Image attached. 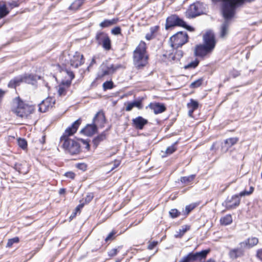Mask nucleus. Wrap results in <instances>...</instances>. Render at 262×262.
Returning a JSON list of instances; mask_svg holds the SVG:
<instances>
[{"label":"nucleus","mask_w":262,"mask_h":262,"mask_svg":"<svg viewBox=\"0 0 262 262\" xmlns=\"http://www.w3.org/2000/svg\"><path fill=\"white\" fill-rule=\"evenodd\" d=\"M203 81V78H200L192 82L190 85V88L191 89L197 88L202 84Z\"/></svg>","instance_id":"obj_38"},{"label":"nucleus","mask_w":262,"mask_h":262,"mask_svg":"<svg viewBox=\"0 0 262 262\" xmlns=\"http://www.w3.org/2000/svg\"><path fill=\"white\" fill-rule=\"evenodd\" d=\"M22 82L20 75L15 77L11 79L8 84V87L9 88H15L16 86H19Z\"/></svg>","instance_id":"obj_26"},{"label":"nucleus","mask_w":262,"mask_h":262,"mask_svg":"<svg viewBox=\"0 0 262 262\" xmlns=\"http://www.w3.org/2000/svg\"><path fill=\"white\" fill-rule=\"evenodd\" d=\"M55 103V100L51 97H48L43 100L39 105V111L45 113L49 108H52Z\"/></svg>","instance_id":"obj_15"},{"label":"nucleus","mask_w":262,"mask_h":262,"mask_svg":"<svg viewBox=\"0 0 262 262\" xmlns=\"http://www.w3.org/2000/svg\"><path fill=\"white\" fill-rule=\"evenodd\" d=\"M203 44L204 45L210 48L213 50H214L216 45V41L214 34L213 32L211 31L207 32L203 35Z\"/></svg>","instance_id":"obj_11"},{"label":"nucleus","mask_w":262,"mask_h":262,"mask_svg":"<svg viewBox=\"0 0 262 262\" xmlns=\"http://www.w3.org/2000/svg\"><path fill=\"white\" fill-rule=\"evenodd\" d=\"M10 12L5 3H0V19L6 16Z\"/></svg>","instance_id":"obj_29"},{"label":"nucleus","mask_w":262,"mask_h":262,"mask_svg":"<svg viewBox=\"0 0 262 262\" xmlns=\"http://www.w3.org/2000/svg\"><path fill=\"white\" fill-rule=\"evenodd\" d=\"M188 36L186 32L180 31L170 38L171 46L178 49L188 42Z\"/></svg>","instance_id":"obj_7"},{"label":"nucleus","mask_w":262,"mask_h":262,"mask_svg":"<svg viewBox=\"0 0 262 262\" xmlns=\"http://www.w3.org/2000/svg\"><path fill=\"white\" fill-rule=\"evenodd\" d=\"M245 249L244 246H239L238 247L230 249L228 254L230 258L234 260L243 256L245 254Z\"/></svg>","instance_id":"obj_14"},{"label":"nucleus","mask_w":262,"mask_h":262,"mask_svg":"<svg viewBox=\"0 0 262 262\" xmlns=\"http://www.w3.org/2000/svg\"><path fill=\"white\" fill-rule=\"evenodd\" d=\"M169 214L171 218L174 219L179 216L181 214V212L177 209H172L169 211Z\"/></svg>","instance_id":"obj_43"},{"label":"nucleus","mask_w":262,"mask_h":262,"mask_svg":"<svg viewBox=\"0 0 262 262\" xmlns=\"http://www.w3.org/2000/svg\"><path fill=\"white\" fill-rule=\"evenodd\" d=\"M119 21V18H114L112 19H105L99 24L101 28H105L116 24Z\"/></svg>","instance_id":"obj_24"},{"label":"nucleus","mask_w":262,"mask_h":262,"mask_svg":"<svg viewBox=\"0 0 262 262\" xmlns=\"http://www.w3.org/2000/svg\"><path fill=\"white\" fill-rule=\"evenodd\" d=\"M232 222V217L230 214L226 215L220 219L221 224L222 225H228Z\"/></svg>","instance_id":"obj_30"},{"label":"nucleus","mask_w":262,"mask_h":262,"mask_svg":"<svg viewBox=\"0 0 262 262\" xmlns=\"http://www.w3.org/2000/svg\"><path fill=\"white\" fill-rule=\"evenodd\" d=\"M221 12L224 20L220 27V36L221 38H224L228 33L231 19L235 15L223 10H221Z\"/></svg>","instance_id":"obj_5"},{"label":"nucleus","mask_w":262,"mask_h":262,"mask_svg":"<svg viewBox=\"0 0 262 262\" xmlns=\"http://www.w3.org/2000/svg\"><path fill=\"white\" fill-rule=\"evenodd\" d=\"M19 241V238L18 237H15L12 238L8 239L6 247L10 248L14 244L18 243Z\"/></svg>","instance_id":"obj_41"},{"label":"nucleus","mask_w":262,"mask_h":262,"mask_svg":"<svg viewBox=\"0 0 262 262\" xmlns=\"http://www.w3.org/2000/svg\"><path fill=\"white\" fill-rule=\"evenodd\" d=\"M83 2H81V0H75L69 7L70 10H76L78 9L83 4Z\"/></svg>","instance_id":"obj_35"},{"label":"nucleus","mask_w":262,"mask_h":262,"mask_svg":"<svg viewBox=\"0 0 262 262\" xmlns=\"http://www.w3.org/2000/svg\"><path fill=\"white\" fill-rule=\"evenodd\" d=\"M101 45H102V47L106 51H108L111 49V40L108 36L104 40H103Z\"/></svg>","instance_id":"obj_34"},{"label":"nucleus","mask_w":262,"mask_h":262,"mask_svg":"<svg viewBox=\"0 0 262 262\" xmlns=\"http://www.w3.org/2000/svg\"><path fill=\"white\" fill-rule=\"evenodd\" d=\"M240 74L241 73L239 71L234 69L232 70L230 72V76H232L233 78L237 77V76L240 75Z\"/></svg>","instance_id":"obj_52"},{"label":"nucleus","mask_w":262,"mask_h":262,"mask_svg":"<svg viewBox=\"0 0 262 262\" xmlns=\"http://www.w3.org/2000/svg\"><path fill=\"white\" fill-rule=\"evenodd\" d=\"M116 233V232L114 230H113L111 232L109 233V234L107 236V237L105 238V241L107 242L110 241H112L114 238V235Z\"/></svg>","instance_id":"obj_49"},{"label":"nucleus","mask_w":262,"mask_h":262,"mask_svg":"<svg viewBox=\"0 0 262 262\" xmlns=\"http://www.w3.org/2000/svg\"><path fill=\"white\" fill-rule=\"evenodd\" d=\"M111 74L110 72L108 71V69L105 67V68H103L102 69V74L101 75V77H103L106 75H108Z\"/></svg>","instance_id":"obj_59"},{"label":"nucleus","mask_w":262,"mask_h":262,"mask_svg":"<svg viewBox=\"0 0 262 262\" xmlns=\"http://www.w3.org/2000/svg\"><path fill=\"white\" fill-rule=\"evenodd\" d=\"M185 25V21L176 14H173L168 17L166 20L165 29H169L176 26L181 27Z\"/></svg>","instance_id":"obj_8"},{"label":"nucleus","mask_w":262,"mask_h":262,"mask_svg":"<svg viewBox=\"0 0 262 262\" xmlns=\"http://www.w3.org/2000/svg\"><path fill=\"white\" fill-rule=\"evenodd\" d=\"M98 128L94 123L92 124H88L84 128L81 130V133L84 134L88 137L92 136L97 132Z\"/></svg>","instance_id":"obj_17"},{"label":"nucleus","mask_w":262,"mask_h":262,"mask_svg":"<svg viewBox=\"0 0 262 262\" xmlns=\"http://www.w3.org/2000/svg\"><path fill=\"white\" fill-rule=\"evenodd\" d=\"M25 165V163H16L14 165L13 168L19 173L26 174L28 172V170H24V166Z\"/></svg>","instance_id":"obj_33"},{"label":"nucleus","mask_w":262,"mask_h":262,"mask_svg":"<svg viewBox=\"0 0 262 262\" xmlns=\"http://www.w3.org/2000/svg\"><path fill=\"white\" fill-rule=\"evenodd\" d=\"M213 51V50L203 44H200L195 46L194 54L195 56L203 58L210 54Z\"/></svg>","instance_id":"obj_12"},{"label":"nucleus","mask_w":262,"mask_h":262,"mask_svg":"<svg viewBox=\"0 0 262 262\" xmlns=\"http://www.w3.org/2000/svg\"><path fill=\"white\" fill-rule=\"evenodd\" d=\"M108 71L111 74L115 73L117 70L121 68L122 66L121 64L114 65L113 64H109L106 66Z\"/></svg>","instance_id":"obj_36"},{"label":"nucleus","mask_w":262,"mask_h":262,"mask_svg":"<svg viewBox=\"0 0 262 262\" xmlns=\"http://www.w3.org/2000/svg\"><path fill=\"white\" fill-rule=\"evenodd\" d=\"M108 34L105 32L99 31L97 32L95 36V40L98 45H101L102 42L108 36Z\"/></svg>","instance_id":"obj_28"},{"label":"nucleus","mask_w":262,"mask_h":262,"mask_svg":"<svg viewBox=\"0 0 262 262\" xmlns=\"http://www.w3.org/2000/svg\"><path fill=\"white\" fill-rule=\"evenodd\" d=\"M84 62L83 56L80 53L76 52L70 59V66L73 68H77Z\"/></svg>","instance_id":"obj_13"},{"label":"nucleus","mask_w":262,"mask_h":262,"mask_svg":"<svg viewBox=\"0 0 262 262\" xmlns=\"http://www.w3.org/2000/svg\"><path fill=\"white\" fill-rule=\"evenodd\" d=\"M209 250H204L200 252H196L198 259L200 260L205 259L206 257L207 254L209 253Z\"/></svg>","instance_id":"obj_37"},{"label":"nucleus","mask_w":262,"mask_h":262,"mask_svg":"<svg viewBox=\"0 0 262 262\" xmlns=\"http://www.w3.org/2000/svg\"><path fill=\"white\" fill-rule=\"evenodd\" d=\"M134 107H137L139 110L142 109L143 108L142 100H138L128 102L125 110L126 111H130Z\"/></svg>","instance_id":"obj_23"},{"label":"nucleus","mask_w":262,"mask_h":262,"mask_svg":"<svg viewBox=\"0 0 262 262\" xmlns=\"http://www.w3.org/2000/svg\"><path fill=\"white\" fill-rule=\"evenodd\" d=\"M97 117H98L99 119L102 121L105 120V116H104V113H103L102 112H99L98 113H97L96 114L95 116L94 117V118L93 119V122L96 121Z\"/></svg>","instance_id":"obj_47"},{"label":"nucleus","mask_w":262,"mask_h":262,"mask_svg":"<svg viewBox=\"0 0 262 262\" xmlns=\"http://www.w3.org/2000/svg\"><path fill=\"white\" fill-rule=\"evenodd\" d=\"M221 10L235 14L236 8L245 3V0H220Z\"/></svg>","instance_id":"obj_6"},{"label":"nucleus","mask_w":262,"mask_h":262,"mask_svg":"<svg viewBox=\"0 0 262 262\" xmlns=\"http://www.w3.org/2000/svg\"><path fill=\"white\" fill-rule=\"evenodd\" d=\"M114 85L112 81H106L103 84V88L104 90L112 89L114 88Z\"/></svg>","instance_id":"obj_44"},{"label":"nucleus","mask_w":262,"mask_h":262,"mask_svg":"<svg viewBox=\"0 0 262 262\" xmlns=\"http://www.w3.org/2000/svg\"><path fill=\"white\" fill-rule=\"evenodd\" d=\"M148 107L152 110L155 114L162 113L165 111L166 107L163 103H150Z\"/></svg>","instance_id":"obj_18"},{"label":"nucleus","mask_w":262,"mask_h":262,"mask_svg":"<svg viewBox=\"0 0 262 262\" xmlns=\"http://www.w3.org/2000/svg\"><path fill=\"white\" fill-rule=\"evenodd\" d=\"M238 141V138L237 137L234 138H230L227 139L225 141V143L228 145L229 147H231L232 146L235 144Z\"/></svg>","instance_id":"obj_39"},{"label":"nucleus","mask_w":262,"mask_h":262,"mask_svg":"<svg viewBox=\"0 0 262 262\" xmlns=\"http://www.w3.org/2000/svg\"><path fill=\"white\" fill-rule=\"evenodd\" d=\"M159 29L158 26L152 27L150 28V32L152 35H154V34L158 31Z\"/></svg>","instance_id":"obj_60"},{"label":"nucleus","mask_w":262,"mask_h":262,"mask_svg":"<svg viewBox=\"0 0 262 262\" xmlns=\"http://www.w3.org/2000/svg\"><path fill=\"white\" fill-rule=\"evenodd\" d=\"M76 167L79 169L85 171L86 169L87 166L84 163H78L76 165Z\"/></svg>","instance_id":"obj_53"},{"label":"nucleus","mask_w":262,"mask_h":262,"mask_svg":"<svg viewBox=\"0 0 262 262\" xmlns=\"http://www.w3.org/2000/svg\"><path fill=\"white\" fill-rule=\"evenodd\" d=\"M199 63V60L198 59H195L194 60L191 61L188 64L185 66V69L189 68H195Z\"/></svg>","instance_id":"obj_42"},{"label":"nucleus","mask_w":262,"mask_h":262,"mask_svg":"<svg viewBox=\"0 0 262 262\" xmlns=\"http://www.w3.org/2000/svg\"><path fill=\"white\" fill-rule=\"evenodd\" d=\"M59 144L65 152L71 155H77L81 150L79 143L71 139L60 140Z\"/></svg>","instance_id":"obj_2"},{"label":"nucleus","mask_w":262,"mask_h":262,"mask_svg":"<svg viewBox=\"0 0 262 262\" xmlns=\"http://www.w3.org/2000/svg\"><path fill=\"white\" fill-rule=\"evenodd\" d=\"M133 126L137 129L142 130L148 123V120L141 116H138L132 120Z\"/></svg>","instance_id":"obj_16"},{"label":"nucleus","mask_w":262,"mask_h":262,"mask_svg":"<svg viewBox=\"0 0 262 262\" xmlns=\"http://www.w3.org/2000/svg\"><path fill=\"white\" fill-rule=\"evenodd\" d=\"M22 82L28 84H34L37 80V76L32 74H24L20 75Z\"/></svg>","instance_id":"obj_19"},{"label":"nucleus","mask_w":262,"mask_h":262,"mask_svg":"<svg viewBox=\"0 0 262 262\" xmlns=\"http://www.w3.org/2000/svg\"><path fill=\"white\" fill-rule=\"evenodd\" d=\"M197 206L195 203L191 204L189 205H187L185 207L184 214L186 215H188L192 210H193Z\"/></svg>","instance_id":"obj_40"},{"label":"nucleus","mask_w":262,"mask_h":262,"mask_svg":"<svg viewBox=\"0 0 262 262\" xmlns=\"http://www.w3.org/2000/svg\"><path fill=\"white\" fill-rule=\"evenodd\" d=\"M257 257L262 261V249L257 251Z\"/></svg>","instance_id":"obj_64"},{"label":"nucleus","mask_w":262,"mask_h":262,"mask_svg":"<svg viewBox=\"0 0 262 262\" xmlns=\"http://www.w3.org/2000/svg\"><path fill=\"white\" fill-rule=\"evenodd\" d=\"M8 5L11 7V9H13L15 7H18L19 6V3L18 1H12L8 2Z\"/></svg>","instance_id":"obj_51"},{"label":"nucleus","mask_w":262,"mask_h":262,"mask_svg":"<svg viewBox=\"0 0 262 262\" xmlns=\"http://www.w3.org/2000/svg\"><path fill=\"white\" fill-rule=\"evenodd\" d=\"M146 49V43L141 41L133 52V64L138 70H142L148 63V55Z\"/></svg>","instance_id":"obj_1"},{"label":"nucleus","mask_w":262,"mask_h":262,"mask_svg":"<svg viewBox=\"0 0 262 262\" xmlns=\"http://www.w3.org/2000/svg\"><path fill=\"white\" fill-rule=\"evenodd\" d=\"M181 27L185 28L186 29H187V30H188L189 31H193L194 30L192 27L188 25L186 22H185V25H184L183 26H181Z\"/></svg>","instance_id":"obj_62"},{"label":"nucleus","mask_w":262,"mask_h":262,"mask_svg":"<svg viewBox=\"0 0 262 262\" xmlns=\"http://www.w3.org/2000/svg\"><path fill=\"white\" fill-rule=\"evenodd\" d=\"M65 71L66 72L67 75L69 76L70 79L66 80L65 81H62L60 85H63L65 88H69L71 84V81L75 77L74 74L73 72L70 70H68L66 68Z\"/></svg>","instance_id":"obj_25"},{"label":"nucleus","mask_w":262,"mask_h":262,"mask_svg":"<svg viewBox=\"0 0 262 262\" xmlns=\"http://www.w3.org/2000/svg\"><path fill=\"white\" fill-rule=\"evenodd\" d=\"M258 239L256 237L249 238L244 242H241L239 246H244L245 248H250L257 244Z\"/></svg>","instance_id":"obj_20"},{"label":"nucleus","mask_w":262,"mask_h":262,"mask_svg":"<svg viewBox=\"0 0 262 262\" xmlns=\"http://www.w3.org/2000/svg\"><path fill=\"white\" fill-rule=\"evenodd\" d=\"M189 255H190L191 258V260L192 261H195L198 259V257H197V255L196 254V252L195 253H193V252H190L189 253Z\"/></svg>","instance_id":"obj_61"},{"label":"nucleus","mask_w":262,"mask_h":262,"mask_svg":"<svg viewBox=\"0 0 262 262\" xmlns=\"http://www.w3.org/2000/svg\"><path fill=\"white\" fill-rule=\"evenodd\" d=\"M18 144L20 147L25 149L27 147V142L24 139L19 138L18 139Z\"/></svg>","instance_id":"obj_46"},{"label":"nucleus","mask_w":262,"mask_h":262,"mask_svg":"<svg viewBox=\"0 0 262 262\" xmlns=\"http://www.w3.org/2000/svg\"><path fill=\"white\" fill-rule=\"evenodd\" d=\"M241 203V198L236 194L231 196H228L226 200L223 203L222 205L227 209H232L237 207Z\"/></svg>","instance_id":"obj_9"},{"label":"nucleus","mask_w":262,"mask_h":262,"mask_svg":"<svg viewBox=\"0 0 262 262\" xmlns=\"http://www.w3.org/2000/svg\"><path fill=\"white\" fill-rule=\"evenodd\" d=\"M108 129H106L105 131L102 132L100 134L98 135L97 136L95 137L93 140V143L94 146L96 148L100 142L103 141L106 139V137L107 135V131Z\"/></svg>","instance_id":"obj_21"},{"label":"nucleus","mask_w":262,"mask_h":262,"mask_svg":"<svg viewBox=\"0 0 262 262\" xmlns=\"http://www.w3.org/2000/svg\"><path fill=\"white\" fill-rule=\"evenodd\" d=\"M187 107L189 108L188 115L190 117H192L193 112L196 110L199 107V103L197 101L191 99L190 102L187 103Z\"/></svg>","instance_id":"obj_22"},{"label":"nucleus","mask_w":262,"mask_h":262,"mask_svg":"<svg viewBox=\"0 0 262 262\" xmlns=\"http://www.w3.org/2000/svg\"><path fill=\"white\" fill-rule=\"evenodd\" d=\"M15 101L17 103V106L12 110V111L17 116L21 118H27L33 112V107L25 104L19 97H17Z\"/></svg>","instance_id":"obj_3"},{"label":"nucleus","mask_w":262,"mask_h":262,"mask_svg":"<svg viewBox=\"0 0 262 262\" xmlns=\"http://www.w3.org/2000/svg\"><path fill=\"white\" fill-rule=\"evenodd\" d=\"M190 227L189 225H185L181 227V228L179 229V233L175 235L176 238H181L186 232L189 230Z\"/></svg>","instance_id":"obj_31"},{"label":"nucleus","mask_w":262,"mask_h":262,"mask_svg":"<svg viewBox=\"0 0 262 262\" xmlns=\"http://www.w3.org/2000/svg\"><path fill=\"white\" fill-rule=\"evenodd\" d=\"M190 261H192V260H191V258L190 255H189V254H188L186 256L183 257L179 262H190Z\"/></svg>","instance_id":"obj_55"},{"label":"nucleus","mask_w":262,"mask_h":262,"mask_svg":"<svg viewBox=\"0 0 262 262\" xmlns=\"http://www.w3.org/2000/svg\"><path fill=\"white\" fill-rule=\"evenodd\" d=\"M250 194H251V191H247L246 190L241 192L239 194H237V195H239V197L240 198L242 196H244L246 195H249Z\"/></svg>","instance_id":"obj_54"},{"label":"nucleus","mask_w":262,"mask_h":262,"mask_svg":"<svg viewBox=\"0 0 262 262\" xmlns=\"http://www.w3.org/2000/svg\"><path fill=\"white\" fill-rule=\"evenodd\" d=\"M179 141H177L174 143H173L171 146L168 147L163 155H162V157H166L168 156H169L173 154L174 151L177 149V145L178 144Z\"/></svg>","instance_id":"obj_27"},{"label":"nucleus","mask_w":262,"mask_h":262,"mask_svg":"<svg viewBox=\"0 0 262 262\" xmlns=\"http://www.w3.org/2000/svg\"><path fill=\"white\" fill-rule=\"evenodd\" d=\"M64 176L67 178H70L71 179H74L75 177V174L73 172L69 171L66 172Z\"/></svg>","instance_id":"obj_57"},{"label":"nucleus","mask_w":262,"mask_h":262,"mask_svg":"<svg viewBox=\"0 0 262 262\" xmlns=\"http://www.w3.org/2000/svg\"><path fill=\"white\" fill-rule=\"evenodd\" d=\"M157 244V242H152L150 243L148 246V249L149 250L153 249Z\"/></svg>","instance_id":"obj_63"},{"label":"nucleus","mask_w":262,"mask_h":262,"mask_svg":"<svg viewBox=\"0 0 262 262\" xmlns=\"http://www.w3.org/2000/svg\"><path fill=\"white\" fill-rule=\"evenodd\" d=\"M118 251L117 249L114 248V249L111 250L108 252V254L110 256L113 257V256L116 255L118 253Z\"/></svg>","instance_id":"obj_56"},{"label":"nucleus","mask_w":262,"mask_h":262,"mask_svg":"<svg viewBox=\"0 0 262 262\" xmlns=\"http://www.w3.org/2000/svg\"><path fill=\"white\" fill-rule=\"evenodd\" d=\"M183 53L181 50H178L177 51L176 53L174 56V58H177L178 59H180L183 56Z\"/></svg>","instance_id":"obj_58"},{"label":"nucleus","mask_w":262,"mask_h":262,"mask_svg":"<svg viewBox=\"0 0 262 262\" xmlns=\"http://www.w3.org/2000/svg\"><path fill=\"white\" fill-rule=\"evenodd\" d=\"M195 177V174H191L186 177H182L180 179V181L182 183L188 185L194 179Z\"/></svg>","instance_id":"obj_32"},{"label":"nucleus","mask_w":262,"mask_h":262,"mask_svg":"<svg viewBox=\"0 0 262 262\" xmlns=\"http://www.w3.org/2000/svg\"><path fill=\"white\" fill-rule=\"evenodd\" d=\"M111 33L112 34L115 35H118L121 34V29L120 27L117 26L114 27L111 30Z\"/></svg>","instance_id":"obj_48"},{"label":"nucleus","mask_w":262,"mask_h":262,"mask_svg":"<svg viewBox=\"0 0 262 262\" xmlns=\"http://www.w3.org/2000/svg\"><path fill=\"white\" fill-rule=\"evenodd\" d=\"M93 198H94V194L93 193H92V192L88 193L85 198L84 201L86 203H89L92 200Z\"/></svg>","instance_id":"obj_50"},{"label":"nucleus","mask_w":262,"mask_h":262,"mask_svg":"<svg viewBox=\"0 0 262 262\" xmlns=\"http://www.w3.org/2000/svg\"><path fill=\"white\" fill-rule=\"evenodd\" d=\"M204 4L200 2H196L190 5L186 12V16L188 18H193L205 13Z\"/></svg>","instance_id":"obj_4"},{"label":"nucleus","mask_w":262,"mask_h":262,"mask_svg":"<svg viewBox=\"0 0 262 262\" xmlns=\"http://www.w3.org/2000/svg\"><path fill=\"white\" fill-rule=\"evenodd\" d=\"M58 94L59 96H64L67 94L66 88L63 85H59L58 89Z\"/></svg>","instance_id":"obj_45"},{"label":"nucleus","mask_w":262,"mask_h":262,"mask_svg":"<svg viewBox=\"0 0 262 262\" xmlns=\"http://www.w3.org/2000/svg\"><path fill=\"white\" fill-rule=\"evenodd\" d=\"M81 123V119L79 118L69 127H68L60 137V140L66 139H70L69 136L74 135L77 130Z\"/></svg>","instance_id":"obj_10"}]
</instances>
